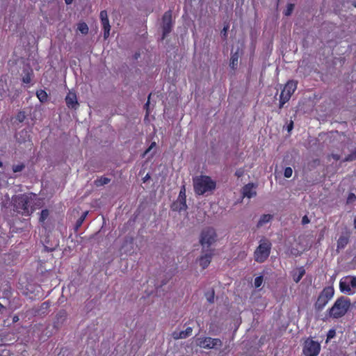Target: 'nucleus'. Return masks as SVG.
<instances>
[{
  "label": "nucleus",
  "mask_w": 356,
  "mask_h": 356,
  "mask_svg": "<svg viewBox=\"0 0 356 356\" xmlns=\"http://www.w3.org/2000/svg\"><path fill=\"white\" fill-rule=\"evenodd\" d=\"M150 95H151V94H149V95L148 97V100H147V102L145 103V104L144 106V108L146 110V116H147L149 114V97H150Z\"/></svg>",
  "instance_id": "40"
},
{
  "label": "nucleus",
  "mask_w": 356,
  "mask_h": 356,
  "mask_svg": "<svg viewBox=\"0 0 356 356\" xmlns=\"http://www.w3.org/2000/svg\"><path fill=\"white\" fill-rule=\"evenodd\" d=\"M293 128V122L292 120L290 121L289 124L287 125V131L290 132Z\"/></svg>",
  "instance_id": "49"
},
{
  "label": "nucleus",
  "mask_w": 356,
  "mask_h": 356,
  "mask_svg": "<svg viewBox=\"0 0 356 356\" xmlns=\"http://www.w3.org/2000/svg\"><path fill=\"white\" fill-rule=\"evenodd\" d=\"M355 6L356 7V4H355Z\"/></svg>",
  "instance_id": "58"
},
{
  "label": "nucleus",
  "mask_w": 356,
  "mask_h": 356,
  "mask_svg": "<svg viewBox=\"0 0 356 356\" xmlns=\"http://www.w3.org/2000/svg\"><path fill=\"white\" fill-rule=\"evenodd\" d=\"M26 118L25 113L24 111H19L17 114L16 119L19 122H22Z\"/></svg>",
  "instance_id": "36"
},
{
  "label": "nucleus",
  "mask_w": 356,
  "mask_h": 356,
  "mask_svg": "<svg viewBox=\"0 0 356 356\" xmlns=\"http://www.w3.org/2000/svg\"><path fill=\"white\" fill-rule=\"evenodd\" d=\"M205 296L207 298V301L209 303H213L214 302V291L213 290H212L211 292L206 293Z\"/></svg>",
  "instance_id": "33"
},
{
  "label": "nucleus",
  "mask_w": 356,
  "mask_h": 356,
  "mask_svg": "<svg viewBox=\"0 0 356 356\" xmlns=\"http://www.w3.org/2000/svg\"><path fill=\"white\" fill-rule=\"evenodd\" d=\"M104 30V38L107 39L110 35L111 29H103Z\"/></svg>",
  "instance_id": "46"
},
{
  "label": "nucleus",
  "mask_w": 356,
  "mask_h": 356,
  "mask_svg": "<svg viewBox=\"0 0 356 356\" xmlns=\"http://www.w3.org/2000/svg\"><path fill=\"white\" fill-rule=\"evenodd\" d=\"M356 159V149L353 151L350 154H348L344 161H353Z\"/></svg>",
  "instance_id": "32"
},
{
  "label": "nucleus",
  "mask_w": 356,
  "mask_h": 356,
  "mask_svg": "<svg viewBox=\"0 0 356 356\" xmlns=\"http://www.w3.org/2000/svg\"><path fill=\"white\" fill-rule=\"evenodd\" d=\"M156 144L155 142H152L149 147L145 150L144 152V155L147 154L148 152L151 151L152 149H153L154 147H156Z\"/></svg>",
  "instance_id": "43"
},
{
  "label": "nucleus",
  "mask_w": 356,
  "mask_h": 356,
  "mask_svg": "<svg viewBox=\"0 0 356 356\" xmlns=\"http://www.w3.org/2000/svg\"><path fill=\"white\" fill-rule=\"evenodd\" d=\"M213 249H208L205 252L204 250L202 251V254L198 258L200 266L202 269H205L209 266L213 256Z\"/></svg>",
  "instance_id": "14"
},
{
  "label": "nucleus",
  "mask_w": 356,
  "mask_h": 356,
  "mask_svg": "<svg viewBox=\"0 0 356 356\" xmlns=\"http://www.w3.org/2000/svg\"><path fill=\"white\" fill-rule=\"evenodd\" d=\"M188 208L186 204V188L185 186H182L178 196V199L176 202L172 204V209L173 211H185Z\"/></svg>",
  "instance_id": "11"
},
{
  "label": "nucleus",
  "mask_w": 356,
  "mask_h": 356,
  "mask_svg": "<svg viewBox=\"0 0 356 356\" xmlns=\"http://www.w3.org/2000/svg\"><path fill=\"white\" fill-rule=\"evenodd\" d=\"M297 86V81L289 80L286 83L280 95V108H282L284 105L290 100L291 96L296 90Z\"/></svg>",
  "instance_id": "5"
},
{
  "label": "nucleus",
  "mask_w": 356,
  "mask_h": 356,
  "mask_svg": "<svg viewBox=\"0 0 356 356\" xmlns=\"http://www.w3.org/2000/svg\"><path fill=\"white\" fill-rule=\"evenodd\" d=\"M309 222H310V220H309V218L307 216H304L302 217V225L308 224V223H309Z\"/></svg>",
  "instance_id": "47"
},
{
  "label": "nucleus",
  "mask_w": 356,
  "mask_h": 356,
  "mask_svg": "<svg viewBox=\"0 0 356 356\" xmlns=\"http://www.w3.org/2000/svg\"><path fill=\"white\" fill-rule=\"evenodd\" d=\"M43 308H47L49 306V302H44L42 305Z\"/></svg>",
  "instance_id": "51"
},
{
  "label": "nucleus",
  "mask_w": 356,
  "mask_h": 356,
  "mask_svg": "<svg viewBox=\"0 0 356 356\" xmlns=\"http://www.w3.org/2000/svg\"><path fill=\"white\" fill-rule=\"evenodd\" d=\"M87 214H88V211L84 212L81 215V216L76 220V225H75L76 229H79V227H80L82 225Z\"/></svg>",
  "instance_id": "27"
},
{
  "label": "nucleus",
  "mask_w": 356,
  "mask_h": 356,
  "mask_svg": "<svg viewBox=\"0 0 356 356\" xmlns=\"http://www.w3.org/2000/svg\"><path fill=\"white\" fill-rule=\"evenodd\" d=\"M19 321V317L17 316H15L13 318V321L14 323H16Z\"/></svg>",
  "instance_id": "52"
},
{
  "label": "nucleus",
  "mask_w": 356,
  "mask_h": 356,
  "mask_svg": "<svg viewBox=\"0 0 356 356\" xmlns=\"http://www.w3.org/2000/svg\"><path fill=\"white\" fill-rule=\"evenodd\" d=\"M321 350V343L314 341L312 337H307L303 342L302 354L304 356H318Z\"/></svg>",
  "instance_id": "8"
},
{
  "label": "nucleus",
  "mask_w": 356,
  "mask_h": 356,
  "mask_svg": "<svg viewBox=\"0 0 356 356\" xmlns=\"http://www.w3.org/2000/svg\"><path fill=\"white\" fill-rule=\"evenodd\" d=\"M102 22V26H103V29H111V26H110V24H109V20H106V21H103V22Z\"/></svg>",
  "instance_id": "41"
},
{
  "label": "nucleus",
  "mask_w": 356,
  "mask_h": 356,
  "mask_svg": "<svg viewBox=\"0 0 356 356\" xmlns=\"http://www.w3.org/2000/svg\"><path fill=\"white\" fill-rule=\"evenodd\" d=\"M193 329L191 327H188L185 330L180 332H174L172 337L175 339H186L192 334Z\"/></svg>",
  "instance_id": "18"
},
{
  "label": "nucleus",
  "mask_w": 356,
  "mask_h": 356,
  "mask_svg": "<svg viewBox=\"0 0 356 356\" xmlns=\"http://www.w3.org/2000/svg\"><path fill=\"white\" fill-rule=\"evenodd\" d=\"M36 96L41 103H44L48 99V95L47 92L42 89L36 91Z\"/></svg>",
  "instance_id": "20"
},
{
  "label": "nucleus",
  "mask_w": 356,
  "mask_h": 356,
  "mask_svg": "<svg viewBox=\"0 0 356 356\" xmlns=\"http://www.w3.org/2000/svg\"><path fill=\"white\" fill-rule=\"evenodd\" d=\"M43 245L45 252H53L59 246V239L52 234H48L43 241Z\"/></svg>",
  "instance_id": "13"
},
{
  "label": "nucleus",
  "mask_w": 356,
  "mask_h": 356,
  "mask_svg": "<svg viewBox=\"0 0 356 356\" xmlns=\"http://www.w3.org/2000/svg\"><path fill=\"white\" fill-rule=\"evenodd\" d=\"M193 187L196 195H202L207 192L213 191L216 187V182L209 176L200 175L193 179Z\"/></svg>",
  "instance_id": "2"
},
{
  "label": "nucleus",
  "mask_w": 356,
  "mask_h": 356,
  "mask_svg": "<svg viewBox=\"0 0 356 356\" xmlns=\"http://www.w3.org/2000/svg\"><path fill=\"white\" fill-rule=\"evenodd\" d=\"M293 170L291 167H286L284 171V175L286 178H290L292 176Z\"/></svg>",
  "instance_id": "37"
},
{
  "label": "nucleus",
  "mask_w": 356,
  "mask_h": 356,
  "mask_svg": "<svg viewBox=\"0 0 356 356\" xmlns=\"http://www.w3.org/2000/svg\"><path fill=\"white\" fill-rule=\"evenodd\" d=\"M25 168V165L22 163L17 165H13L12 167L13 171L14 172H22Z\"/></svg>",
  "instance_id": "28"
},
{
  "label": "nucleus",
  "mask_w": 356,
  "mask_h": 356,
  "mask_svg": "<svg viewBox=\"0 0 356 356\" xmlns=\"http://www.w3.org/2000/svg\"><path fill=\"white\" fill-rule=\"evenodd\" d=\"M356 200V195L353 193H350L347 197L346 204H352Z\"/></svg>",
  "instance_id": "34"
},
{
  "label": "nucleus",
  "mask_w": 356,
  "mask_h": 356,
  "mask_svg": "<svg viewBox=\"0 0 356 356\" xmlns=\"http://www.w3.org/2000/svg\"><path fill=\"white\" fill-rule=\"evenodd\" d=\"M77 29L84 35H86L88 33V26L85 22H80L78 24Z\"/></svg>",
  "instance_id": "23"
},
{
  "label": "nucleus",
  "mask_w": 356,
  "mask_h": 356,
  "mask_svg": "<svg viewBox=\"0 0 356 356\" xmlns=\"http://www.w3.org/2000/svg\"><path fill=\"white\" fill-rule=\"evenodd\" d=\"M238 52H235L234 54H232L231 58H230V63L229 66L233 69H236L238 65Z\"/></svg>",
  "instance_id": "22"
},
{
  "label": "nucleus",
  "mask_w": 356,
  "mask_h": 356,
  "mask_svg": "<svg viewBox=\"0 0 356 356\" xmlns=\"http://www.w3.org/2000/svg\"><path fill=\"white\" fill-rule=\"evenodd\" d=\"M264 281V277L262 275L258 276L255 277L254 284L256 288H259L261 286Z\"/></svg>",
  "instance_id": "31"
},
{
  "label": "nucleus",
  "mask_w": 356,
  "mask_h": 356,
  "mask_svg": "<svg viewBox=\"0 0 356 356\" xmlns=\"http://www.w3.org/2000/svg\"><path fill=\"white\" fill-rule=\"evenodd\" d=\"M156 144L155 142H152L149 147L145 150L144 152V155L147 154L148 152L151 151L152 149H153L154 147H156Z\"/></svg>",
  "instance_id": "44"
},
{
  "label": "nucleus",
  "mask_w": 356,
  "mask_h": 356,
  "mask_svg": "<svg viewBox=\"0 0 356 356\" xmlns=\"http://www.w3.org/2000/svg\"><path fill=\"white\" fill-rule=\"evenodd\" d=\"M65 100L66 105L69 108L76 109L79 106L75 92H69L66 95Z\"/></svg>",
  "instance_id": "15"
},
{
  "label": "nucleus",
  "mask_w": 356,
  "mask_h": 356,
  "mask_svg": "<svg viewBox=\"0 0 356 356\" xmlns=\"http://www.w3.org/2000/svg\"><path fill=\"white\" fill-rule=\"evenodd\" d=\"M150 175L149 174H147L143 178V183H145L147 182L149 179H150Z\"/></svg>",
  "instance_id": "50"
},
{
  "label": "nucleus",
  "mask_w": 356,
  "mask_h": 356,
  "mask_svg": "<svg viewBox=\"0 0 356 356\" xmlns=\"http://www.w3.org/2000/svg\"><path fill=\"white\" fill-rule=\"evenodd\" d=\"M350 305L348 298L341 296L337 299L332 307L329 309V315L334 318L344 316Z\"/></svg>",
  "instance_id": "3"
},
{
  "label": "nucleus",
  "mask_w": 356,
  "mask_h": 356,
  "mask_svg": "<svg viewBox=\"0 0 356 356\" xmlns=\"http://www.w3.org/2000/svg\"><path fill=\"white\" fill-rule=\"evenodd\" d=\"M33 76V71L30 70L25 73L22 77V81L24 83H30Z\"/></svg>",
  "instance_id": "25"
},
{
  "label": "nucleus",
  "mask_w": 356,
  "mask_h": 356,
  "mask_svg": "<svg viewBox=\"0 0 356 356\" xmlns=\"http://www.w3.org/2000/svg\"><path fill=\"white\" fill-rule=\"evenodd\" d=\"M305 274V270L303 268H300L298 270V275H293V280L295 282L298 283L299 282L301 279L302 278V277L304 276V275Z\"/></svg>",
  "instance_id": "24"
},
{
  "label": "nucleus",
  "mask_w": 356,
  "mask_h": 356,
  "mask_svg": "<svg viewBox=\"0 0 356 356\" xmlns=\"http://www.w3.org/2000/svg\"><path fill=\"white\" fill-rule=\"evenodd\" d=\"M99 18L101 22L108 20L107 11L104 10L100 12Z\"/></svg>",
  "instance_id": "38"
},
{
  "label": "nucleus",
  "mask_w": 356,
  "mask_h": 356,
  "mask_svg": "<svg viewBox=\"0 0 356 356\" xmlns=\"http://www.w3.org/2000/svg\"><path fill=\"white\" fill-rule=\"evenodd\" d=\"M245 172V170L243 168H238L235 172V176H236L238 178H240L243 176Z\"/></svg>",
  "instance_id": "39"
},
{
  "label": "nucleus",
  "mask_w": 356,
  "mask_h": 356,
  "mask_svg": "<svg viewBox=\"0 0 356 356\" xmlns=\"http://www.w3.org/2000/svg\"><path fill=\"white\" fill-rule=\"evenodd\" d=\"M2 165H3V163H2V162L0 161V168H1V167H2Z\"/></svg>",
  "instance_id": "57"
},
{
  "label": "nucleus",
  "mask_w": 356,
  "mask_h": 356,
  "mask_svg": "<svg viewBox=\"0 0 356 356\" xmlns=\"http://www.w3.org/2000/svg\"><path fill=\"white\" fill-rule=\"evenodd\" d=\"M110 181L111 179L102 176L95 179L94 184L96 186L99 187L108 184Z\"/></svg>",
  "instance_id": "21"
},
{
  "label": "nucleus",
  "mask_w": 356,
  "mask_h": 356,
  "mask_svg": "<svg viewBox=\"0 0 356 356\" xmlns=\"http://www.w3.org/2000/svg\"><path fill=\"white\" fill-rule=\"evenodd\" d=\"M172 28V10H169L164 13L162 17V29L163 34L161 40H164L165 37L171 32Z\"/></svg>",
  "instance_id": "12"
},
{
  "label": "nucleus",
  "mask_w": 356,
  "mask_h": 356,
  "mask_svg": "<svg viewBox=\"0 0 356 356\" xmlns=\"http://www.w3.org/2000/svg\"><path fill=\"white\" fill-rule=\"evenodd\" d=\"M49 215V212L48 209H42L40 213V216L39 218L40 222H44L48 218Z\"/></svg>",
  "instance_id": "26"
},
{
  "label": "nucleus",
  "mask_w": 356,
  "mask_h": 356,
  "mask_svg": "<svg viewBox=\"0 0 356 356\" xmlns=\"http://www.w3.org/2000/svg\"><path fill=\"white\" fill-rule=\"evenodd\" d=\"M272 244L268 240H261L254 252V259L258 263H264L268 258Z\"/></svg>",
  "instance_id": "4"
},
{
  "label": "nucleus",
  "mask_w": 356,
  "mask_h": 356,
  "mask_svg": "<svg viewBox=\"0 0 356 356\" xmlns=\"http://www.w3.org/2000/svg\"><path fill=\"white\" fill-rule=\"evenodd\" d=\"M273 219V216L271 214H264L261 216L258 223L257 227H260L263 226L264 224L270 222Z\"/></svg>",
  "instance_id": "19"
},
{
  "label": "nucleus",
  "mask_w": 356,
  "mask_h": 356,
  "mask_svg": "<svg viewBox=\"0 0 356 356\" xmlns=\"http://www.w3.org/2000/svg\"><path fill=\"white\" fill-rule=\"evenodd\" d=\"M336 335V332H335V330L334 329H330L328 332H327V339H326V342L327 343L329 340L333 339Z\"/></svg>",
  "instance_id": "35"
},
{
  "label": "nucleus",
  "mask_w": 356,
  "mask_h": 356,
  "mask_svg": "<svg viewBox=\"0 0 356 356\" xmlns=\"http://www.w3.org/2000/svg\"><path fill=\"white\" fill-rule=\"evenodd\" d=\"M293 9H294V4L293 3H288L287 6H286V9L284 11V15L285 16L291 15Z\"/></svg>",
  "instance_id": "29"
},
{
  "label": "nucleus",
  "mask_w": 356,
  "mask_h": 356,
  "mask_svg": "<svg viewBox=\"0 0 356 356\" xmlns=\"http://www.w3.org/2000/svg\"><path fill=\"white\" fill-rule=\"evenodd\" d=\"M5 309L6 307L0 302V312H2Z\"/></svg>",
  "instance_id": "53"
},
{
  "label": "nucleus",
  "mask_w": 356,
  "mask_h": 356,
  "mask_svg": "<svg viewBox=\"0 0 356 356\" xmlns=\"http://www.w3.org/2000/svg\"><path fill=\"white\" fill-rule=\"evenodd\" d=\"M156 144L155 142H152L149 147L145 150L144 152V155L147 154L148 152L151 151L152 149H153L154 147H156Z\"/></svg>",
  "instance_id": "42"
},
{
  "label": "nucleus",
  "mask_w": 356,
  "mask_h": 356,
  "mask_svg": "<svg viewBox=\"0 0 356 356\" xmlns=\"http://www.w3.org/2000/svg\"><path fill=\"white\" fill-rule=\"evenodd\" d=\"M7 89L3 82H0V101L2 100L6 96Z\"/></svg>",
  "instance_id": "30"
},
{
  "label": "nucleus",
  "mask_w": 356,
  "mask_h": 356,
  "mask_svg": "<svg viewBox=\"0 0 356 356\" xmlns=\"http://www.w3.org/2000/svg\"><path fill=\"white\" fill-rule=\"evenodd\" d=\"M334 294V289L333 286L325 287L318 296V298L314 304L315 309L316 311H321L330 300Z\"/></svg>",
  "instance_id": "6"
},
{
  "label": "nucleus",
  "mask_w": 356,
  "mask_h": 356,
  "mask_svg": "<svg viewBox=\"0 0 356 356\" xmlns=\"http://www.w3.org/2000/svg\"><path fill=\"white\" fill-rule=\"evenodd\" d=\"M34 196L35 194L32 193L13 195L12 197V204L14 211L22 216H31L33 210L30 209L29 207Z\"/></svg>",
  "instance_id": "1"
},
{
  "label": "nucleus",
  "mask_w": 356,
  "mask_h": 356,
  "mask_svg": "<svg viewBox=\"0 0 356 356\" xmlns=\"http://www.w3.org/2000/svg\"><path fill=\"white\" fill-rule=\"evenodd\" d=\"M333 157H334L336 160L339 159V156H338V155H334V156H333Z\"/></svg>",
  "instance_id": "56"
},
{
  "label": "nucleus",
  "mask_w": 356,
  "mask_h": 356,
  "mask_svg": "<svg viewBox=\"0 0 356 356\" xmlns=\"http://www.w3.org/2000/svg\"><path fill=\"white\" fill-rule=\"evenodd\" d=\"M228 29H229V25L225 26L223 29H222V32H221V33L223 35V36L225 38L227 37V32Z\"/></svg>",
  "instance_id": "48"
},
{
  "label": "nucleus",
  "mask_w": 356,
  "mask_h": 356,
  "mask_svg": "<svg viewBox=\"0 0 356 356\" xmlns=\"http://www.w3.org/2000/svg\"><path fill=\"white\" fill-rule=\"evenodd\" d=\"M350 233L346 232L342 234L337 240V249H343L349 242Z\"/></svg>",
  "instance_id": "17"
},
{
  "label": "nucleus",
  "mask_w": 356,
  "mask_h": 356,
  "mask_svg": "<svg viewBox=\"0 0 356 356\" xmlns=\"http://www.w3.org/2000/svg\"><path fill=\"white\" fill-rule=\"evenodd\" d=\"M197 345L202 348L211 349L221 347L222 342L220 339L206 337L198 339Z\"/></svg>",
  "instance_id": "10"
},
{
  "label": "nucleus",
  "mask_w": 356,
  "mask_h": 356,
  "mask_svg": "<svg viewBox=\"0 0 356 356\" xmlns=\"http://www.w3.org/2000/svg\"><path fill=\"white\" fill-rule=\"evenodd\" d=\"M3 296H5L6 298H9V296H10L11 295V291H10V287L8 286V289H5L3 293Z\"/></svg>",
  "instance_id": "45"
},
{
  "label": "nucleus",
  "mask_w": 356,
  "mask_h": 356,
  "mask_svg": "<svg viewBox=\"0 0 356 356\" xmlns=\"http://www.w3.org/2000/svg\"><path fill=\"white\" fill-rule=\"evenodd\" d=\"M67 4H70L73 0H65Z\"/></svg>",
  "instance_id": "54"
},
{
  "label": "nucleus",
  "mask_w": 356,
  "mask_h": 356,
  "mask_svg": "<svg viewBox=\"0 0 356 356\" xmlns=\"http://www.w3.org/2000/svg\"><path fill=\"white\" fill-rule=\"evenodd\" d=\"M353 225H354V228L356 229V217L354 219Z\"/></svg>",
  "instance_id": "55"
},
{
  "label": "nucleus",
  "mask_w": 356,
  "mask_h": 356,
  "mask_svg": "<svg viewBox=\"0 0 356 356\" xmlns=\"http://www.w3.org/2000/svg\"><path fill=\"white\" fill-rule=\"evenodd\" d=\"M216 240L217 234L213 227H208L202 230L200 236V243L203 249L204 248H209Z\"/></svg>",
  "instance_id": "7"
},
{
  "label": "nucleus",
  "mask_w": 356,
  "mask_h": 356,
  "mask_svg": "<svg viewBox=\"0 0 356 356\" xmlns=\"http://www.w3.org/2000/svg\"><path fill=\"white\" fill-rule=\"evenodd\" d=\"M254 185L252 183H249L245 185L242 189V193L244 197L251 198L256 195L257 193L254 190Z\"/></svg>",
  "instance_id": "16"
},
{
  "label": "nucleus",
  "mask_w": 356,
  "mask_h": 356,
  "mask_svg": "<svg viewBox=\"0 0 356 356\" xmlns=\"http://www.w3.org/2000/svg\"><path fill=\"white\" fill-rule=\"evenodd\" d=\"M340 291L346 294L351 295L356 291V277L346 276L339 282Z\"/></svg>",
  "instance_id": "9"
}]
</instances>
